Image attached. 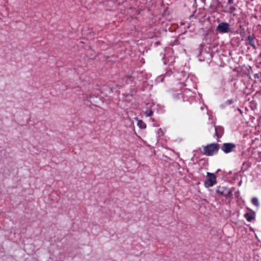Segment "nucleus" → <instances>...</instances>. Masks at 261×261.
I'll list each match as a JSON object with an SVG mask.
<instances>
[{
    "label": "nucleus",
    "instance_id": "nucleus-4",
    "mask_svg": "<svg viewBox=\"0 0 261 261\" xmlns=\"http://www.w3.org/2000/svg\"><path fill=\"white\" fill-rule=\"evenodd\" d=\"M216 30L220 33H227L230 31L229 24L226 22L220 23L217 26Z\"/></svg>",
    "mask_w": 261,
    "mask_h": 261
},
{
    "label": "nucleus",
    "instance_id": "nucleus-1",
    "mask_svg": "<svg viewBox=\"0 0 261 261\" xmlns=\"http://www.w3.org/2000/svg\"><path fill=\"white\" fill-rule=\"evenodd\" d=\"M220 149L219 144L217 143L208 144L203 147L202 154L206 156H213L218 153Z\"/></svg>",
    "mask_w": 261,
    "mask_h": 261
},
{
    "label": "nucleus",
    "instance_id": "nucleus-2",
    "mask_svg": "<svg viewBox=\"0 0 261 261\" xmlns=\"http://www.w3.org/2000/svg\"><path fill=\"white\" fill-rule=\"evenodd\" d=\"M236 147V145L232 143H224L221 147V149L225 153H229L233 151Z\"/></svg>",
    "mask_w": 261,
    "mask_h": 261
},
{
    "label": "nucleus",
    "instance_id": "nucleus-3",
    "mask_svg": "<svg viewBox=\"0 0 261 261\" xmlns=\"http://www.w3.org/2000/svg\"><path fill=\"white\" fill-rule=\"evenodd\" d=\"M207 179L205 181V185L208 187H213L217 182L216 176L214 174L210 172H207Z\"/></svg>",
    "mask_w": 261,
    "mask_h": 261
},
{
    "label": "nucleus",
    "instance_id": "nucleus-8",
    "mask_svg": "<svg viewBox=\"0 0 261 261\" xmlns=\"http://www.w3.org/2000/svg\"><path fill=\"white\" fill-rule=\"evenodd\" d=\"M251 203L252 204L258 207L259 206V203L258 201V199L256 197H253L251 199Z\"/></svg>",
    "mask_w": 261,
    "mask_h": 261
},
{
    "label": "nucleus",
    "instance_id": "nucleus-13",
    "mask_svg": "<svg viewBox=\"0 0 261 261\" xmlns=\"http://www.w3.org/2000/svg\"><path fill=\"white\" fill-rule=\"evenodd\" d=\"M233 0H228L227 4L231 5V4H233Z\"/></svg>",
    "mask_w": 261,
    "mask_h": 261
},
{
    "label": "nucleus",
    "instance_id": "nucleus-11",
    "mask_svg": "<svg viewBox=\"0 0 261 261\" xmlns=\"http://www.w3.org/2000/svg\"><path fill=\"white\" fill-rule=\"evenodd\" d=\"M216 192L220 195H223L224 193V190L223 188H219L217 190Z\"/></svg>",
    "mask_w": 261,
    "mask_h": 261
},
{
    "label": "nucleus",
    "instance_id": "nucleus-12",
    "mask_svg": "<svg viewBox=\"0 0 261 261\" xmlns=\"http://www.w3.org/2000/svg\"><path fill=\"white\" fill-rule=\"evenodd\" d=\"M233 103V101L232 99H229L226 101V105H230L232 104Z\"/></svg>",
    "mask_w": 261,
    "mask_h": 261
},
{
    "label": "nucleus",
    "instance_id": "nucleus-6",
    "mask_svg": "<svg viewBox=\"0 0 261 261\" xmlns=\"http://www.w3.org/2000/svg\"><path fill=\"white\" fill-rule=\"evenodd\" d=\"M255 37L254 35H249L247 37V40L248 41V43L250 45L253 47V48H256L254 40Z\"/></svg>",
    "mask_w": 261,
    "mask_h": 261
},
{
    "label": "nucleus",
    "instance_id": "nucleus-5",
    "mask_svg": "<svg viewBox=\"0 0 261 261\" xmlns=\"http://www.w3.org/2000/svg\"><path fill=\"white\" fill-rule=\"evenodd\" d=\"M215 135L217 137L218 139L221 138L224 133V128L221 126H215Z\"/></svg>",
    "mask_w": 261,
    "mask_h": 261
},
{
    "label": "nucleus",
    "instance_id": "nucleus-9",
    "mask_svg": "<svg viewBox=\"0 0 261 261\" xmlns=\"http://www.w3.org/2000/svg\"><path fill=\"white\" fill-rule=\"evenodd\" d=\"M137 125L141 129H144L146 127V124L141 120L138 121Z\"/></svg>",
    "mask_w": 261,
    "mask_h": 261
},
{
    "label": "nucleus",
    "instance_id": "nucleus-7",
    "mask_svg": "<svg viewBox=\"0 0 261 261\" xmlns=\"http://www.w3.org/2000/svg\"><path fill=\"white\" fill-rule=\"evenodd\" d=\"M244 217L248 222H251L255 219V214L247 213L244 215Z\"/></svg>",
    "mask_w": 261,
    "mask_h": 261
},
{
    "label": "nucleus",
    "instance_id": "nucleus-10",
    "mask_svg": "<svg viewBox=\"0 0 261 261\" xmlns=\"http://www.w3.org/2000/svg\"><path fill=\"white\" fill-rule=\"evenodd\" d=\"M153 112L152 110L147 109L145 112V114L147 117L151 116L153 115Z\"/></svg>",
    "mask_w": 261,
    "mask_h": 261
}]
</instances>
